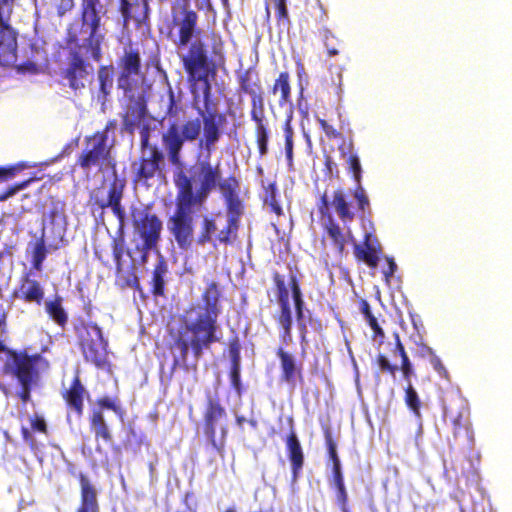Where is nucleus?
Wrapping results in <instances>:
<instances>
[{"mask_svg": "<svg viewBox=\"0 0 512 512\" xmlns=\"http://www.w3.org/2000/svg\"><path fill=\"white\" fill-rule=\"evenodd\" d=\"M225 415V410L218 403L210 399L209 406L205 415L206 433L209 436H214L216 427L220 425Z\"/></svg>", "mask_w": 512, "mask_h": 512, "instance_id": "obj_21", "label": "nucleus"}, {"mask_svg": "<svg viewBox=\"0 0 512 512\" xmlns=\"http://www.w3.org/2000/svg\"><path fill=\"white\" fill-rule=\"evenodd\" d=\"M388 268L383 271L384 276L386 280L388 281L389 278L395 273L397 269L396 263L391 258H387Z\"/></svg>", "mask_w": 512, "mask_h": 512, "instance_id": "obj_50", "label": "nucleus"}, {"mask_svg": "<svg viewBox=\"0 0 512 512\" xmlns=\"http://www.w3.org/2000/svg\"><path fill=\"white\" fill-rule=\"evenodd\" d=\"M221 179L219 165L212 166L208 161L198 162L191 170L190 176L180 172L175 178L179 199H188L191 204L201 208L210 192Z\"/></svg>", "mask_w": 512, "mask_h": 512, "instance_id": "obj_3", "label": "nucleus"}, {"mask_svg": "<svg viewBox=\"0 0 512 512\" xmlns=\"http://www.w3.org/2000/svg\"><path fill=\"white\" fill-rule=\"evenodd\" d=\"M219 291L216 283L211 282L204 293L205 306H197L187 313L185 330L180 333L176 347L181 356L186 357L191 349L196 357L212 342L217 341L216 319L218 317L217 302Z\"/></svg>", "mask_w": 512, "mask_h": 512, "instance_id": "obj_2", "label": "nucleus"}, {"mask_svg": "<svg viewBox=\"0 0 512 512\" xmlns=\"http://www.w3.org/2000/svg\"><path fill=\"white\" fill-rule=\"evenodd\" d=\"M222 3H223L224 6H226L227 3H228V0H222Z\"/></svg>", "mask_w": 512, "mask_h": 512, "instance_id": "obj_64", "label": "nucleus"}, {"mask_svg": "<svg viewBox=\"0 0 512 512\" xmlns=\"http://www.w3.org/2000/svg\"><path fill=\"white\" fill-rule=\"evenodd\" d=\"M14 175L13 169H0V182L6 181Z\"/></svg>", "mask_w": 512, "mask_h": 512, "instance_id": "obj_52", "label": "nucleus"}, {"mask_svg": "<svg viewBox=\"0 0 512 512\" xmlns=\"http://www.w3.org/2000/svg\"><path fill=\"white\" fill-rule=\"evenodd\" d=\"M244 421H245V418H244V417H239V416L237 417V422H238V424H239L240 426L242 425V423H243Z\"/></svg>", "mask_w": 512, "mask_h": 512, "instance_id": "obj_62", "label": "nucleus"}, {"mask_svg": "<svg viewBox=\"0 0 512 512\" xmlns=\"http://www.w3.org/2000/svg\"><path fill=\"white\" fill-rule=\"evenodd\" d=\"M15 0H0V64L9 66L16 62V39L8 29V21Z\"/></svg>", "mask_w": 512, "mask_h": 512, "instance_id": "obj_10", "label": "nucleus"}, {"mask_svg": "<svg viewBox=\"0 0 512 512\" xmlns=\"http://www.w3.org/2000/svg\"><path fill=\"white\" fill-rule=\"evenodd\" d=\"M144 114L145 110L141 104L137 103L135 106H130L124 119L126 128L132 132L141 124Z\"/></svg>", "mask_w": 512, "mask_h": 512, "instance_id": "obj_29", "label": "nucleus"}, {"mask_svg": "<svg viewBox=\"0 0 512 512\" xmlns=\"http://www.w3.org/2000/svg\"><path fill=\"white\" fill-rule=\"evenodd\" d=\"M271 206H272V209L275 213L277 214H280L281 213V208L279 207V205H277L276 203L272 202L271 201Z\"/></svg>", "mask_w": 512, "mask_h": 512, "instance_id": "obj_58", "label": "nucleus"}, {"mask_svg": "<svg viewBox=\"0 0 512 512\" xmlns=\"http://www.w3.org/2000/svg\"><path fill=\"white\" fill-rule=\"evenodd\" d=\"M165 105L166 114L169 116V127L163 134V144L169 161L173 165L181 166L180 151L183 144L198 139L200 146L210 154L221 136L222 117L214 113H201V118L172 122V117L178 114L180 107L175 102L171 90H169Z\"/></svg>", "mask_w": 512, "mask_h": 512, "instance_id": "obj_1", "label": "nucleus"}, {"mask_svg": "<svg viewBox=\"0 0 512 512\" xmlns=\"http://www.w3.org/2000/svg\"><path fill=\"white\" fill-rule=\"evenodd\" d=\"M183 62L190 80L195 82L192 85V93L195 99L200 98L202 95L204 100L207 101L210 92V85L207 79L209 66L200 42L192 44L189 53L183 57Z\"/></svg>", "mask_w": 512, "mask_h": 512, "instance_id": "obj_4", "label": "nucleus"}, {"mask_svg": "<svg viewBox=\"0 0 512 512\" xmlns=\"http://www.w3.org/2000/svg\"><path fill=\"white\" fill-rule=\"evenodd\" d=\"M46 258V248L43 241L36 242L33 250V266L36 270H41L43 261Z\"/></svg>", "mask_w": 512, "mask_h": 512, "instance_id": "obj_39", "label": "nucleus"}, {"mask_svg": "<svg viewBox=\"0 0 512 512\" xmlns=\"http://www.w3.org/2000/svg\"><path fill=\"white\" fill-rule=\"evenodd\" d=\"M53 221H62V215L57 213V212H55L53 214Z\"/></svg>", "mask_w": 512, "mask_h": 512, "instance_id": "obj_60", "label": "nucleus"}, {"mask_svg": "<svg viewBox=\"0 0 512 512\" xmlns=\"http://www.w3.org/2000/svg\"><path fill=\"white\" fill-rule=\"evenodd\" d=\"M328 234L341 251L344 245L352 238L349 230L343 231L339 226L331 223L328 227Z\"/></svg>", "mask_w": 512, "mask_h": 512, "instance_id": "obj_30", "label": "nucleus"}, {"mask_svg": "<svg viewBox=\"0 0 512 512\" xmlns=\"http://www.w3.org/2000/svg\"><path fill=\"white\" fill-rule=\"evenodd\" d=\"M217 185H219L220 190L225 198L227 212L232 214L231 222L233 223L235 215L241 216L243 210L242 203L239 200L236 192L237 183L234 179H225L223 181L220 179Z\"/></svg>", "mask_w": 512, "mask_h": 512, "instance_id": "obj_16", "label": "nucleus"}, {"mask_svg": "<svg viewBox=\"0 0 512 512\" xmlns=\"http://www.w3.org/2000/svg\"><path fill=\"white\" fill-rule=\"evenodd\" d=\"M258 144L260 153L263 155L266 153L267 150V135L263 127L260 128L259 136H258Z\"/></svg>", "mask_w": 512, "mask_h": 512, "instance_id": "obj_49", "label": "nucleus"}, {"mask_svg": "<svg viewBox=\"0 0 512 512\" xmlns=\"http://www.w3.org/2000/svg\"><path fill=\"white\" fill-rule=\"evenodd\" d=\"M197 22V14L186 8L175 9L173 12L174 27L178 29L179 46L187 45L195 32Z\"/></svg>", "mask_w": 512, "mask_h": 512, "instance_id": "obj_12", "label": "nucleus"}, {"mask_svg": "<svg viewBox=\"0 0 512 512\" xmlns=\"http://www.w3.org/2000/svg\"><path fill=\"white\" fill-rule=\"evenodd\" d=\"M122 197V186L114 183L108 192L107 205L112 207L114 212L118 213L120 208V200Z\"/></svg>", "mask_w": 512, "mask_h": 512, "instance_id": "obj_35", "label": "nucleus"}, {"mask_svg": "<svg viewBox=\"0 0 512 512\" xmlns=\"http://www.w3.org/2000/svg\"><path fill=\"white\" fill-rule=\"evenodd\" d=\"M349 165L351 170L353 171L354 178L358 184H360L361 178V165L360 160L357 155H351L349 157Z\"/></svg>", "mask_w": 512, "mask_h": 512, "instance_id": "obj_41", "label": "nucleus"}, {"mask_svg": "<svg viewBox=\"0 0 512 512\" xmlns=\"http://www.w3.org/2000/svg\"><path fill=\"white\" fill-rule=\"evenodd\" d=\"M102 14L103 7L97 0H84L83 25L90 30L91 35L96 33Z\"/></svg>", "mask_w": 512, "mask_h": 512, "instance_id": "obj_19", "label": "nucleus"}, {"mask_svg": "<svg viewBox=\"0 0 512 512\" xmlns=\"http://www.w3.org/2000/svg\"><path fill=\"white\" fill-rule=\"evenodd\" d=\"M162 224L155 216H145L140 222H137V231L143 240V249H152L160 235Z\"/></svg>", "mask_w": 512, "mask_h": 512, "instance_id": "obj_14", "label": "nucleus"}, {"mask_svg": "<svg viewBox=\"0 0 512 512\" xmlns=\"http://www.w3.org/2000/svg\"><path fill=\"white\" fill-rule=\"evenodd\" d=\"M364 248H367L372 251H378L380 248V244H379L377 238L374 237L369 232H365Z\"/></svg>", "mask_w": 512, "mask_h": 512, "instance_id": "obj_45", "label": "nucleus"}, {"mask_svg": "<svg viewBox=\"0 0 512 512\" xmlns=\"http://www.w3.org/2000/svg\"><path fill=\"white\" fill-rule=\"evenodd\" d=\"M79 338L83 354L88 361L100 366L107 356V341L102 330L93 322L83 323L79 330Z\"/></svg>", "mask_w": 512, "mask_h": 512, "instance_id": "obj_8", "label": "nucleus"}, {"mask_svg": "<svg viewBox=\"0 0 512 512\" xmlns=\"http://www.w3.org/2000/svg\"><path fill=\"white\" fill-rule=\"evenodd\" d=\"M400 352H401V356H402V368H401V373L404 375L405 377V380L407 382H410V378H409V373H410V363L408 361V358L406 357V355L404 354V351H403V348L400 346Z\"/></svg>", "mask_w": 512, "mask_h": 512, "instance_id": "obj_47", "label": "nucleus"}, {"mask_svg": "<svg viewBox=\"0 0 512 512\" xmlns=\"http://www.w3.org/2000/svg\"><path fill=\"white\" fill-rule=\"evenodd\" d=\"M291 119H292V109L290 108L289 113L287 115L285 128H284L285 151H286V156L289 160L292 158V150H293V140H292L293 131H292V128L290 125Z\"/></svg>", "mask_w": 512, "mask_h": 512, "instance_id": "obj_37", "label": "nucleus"}, {"mask_svg": "<svg viewBox=\"0 0 512 512\" xmlns=\"http://www.w3.org/2000/svg\"><path fill=\"white\" fill-rule=\"evenodd\" d=\"M354 197L358 202V206L361 210H364L369 205V199L366 195L365 190L359 185L355 190Z\"/></svg>", "mask_w": 512, "mask_h": 512, "instance_id": "obj_42", "label": "nucleus"}, {"mask_svg": "<svg viewBox=\"0 0 512 512\" xmlns=\"http://www.w3.org/2000/svg\"><path fill=\"white\" fill-rule=\"evenodd\" d=\"M405 401L408 407L414 412V414L417 417H420V400L416 391L413 389V386L407 387Z\"/></svg>", "mask_w": 512, "mask_h": 512, "instance_id": "obj_38", "label": "nucleus"}, {"mask_svg": "<svg viewBox=\"0 0 512 512\" xmlns=\"http://www.w3.org/2000/svg\"><path fill=\"white\" fill-rule=\"evenodd\" d=\"M91 427L96 437H100L105 441L112 439L103 412L101 410H94L91 417Z\"/></svg>", "mask_w": 512, "mask_h": 512, "instance_id": "obj_25", "label": "nucleus"}, {"mask_svg": "<svg viewBox=\"0 0 512 512\" xmlns=\"http://www.w3.org/2000/svg\"><path fill=\"white\" fill-rule=\"evenodd\" d=\"M461 418L462 415L460 414L458 418L454 420L455 432L457 431V428L461 426Z\"/></svg>", "mask_w": 512, "mask_h": 512, "instance_id": "obj_59", "label": "nucleus"}, {"mask_svg": "<svg viewBox=\"0 0 512 512\" xmlns=\"http://www.w3.org/2000/svg\"><path fill=\"white\" fill-rule=\"evenodd\" d=\"M279 355L281 358V364L286 381L296 382L299 369L295 363L293 356L284 351H280Z\"/></svg>", "mask_w": 512, "mask_h": 512, "instance_id": "obj_28", "label": "nucleus"}, {"mask_svg": "<svg viewBox=\"0 0 512 512\" xmlns=\"http://www.w3.org/2000/svg\"><path fill=\"white\" fill-rule=\"evenodd\" d=\"M91 67L80 59L73 57L64 72V79L73 90H81L85 88L90 80Z\"/></svg>", "mask_w": 512, "mask_h": 512, "instance_id": "obj_13", "label": "nucleus"}, {"mask_svg": "<svg viewBox=\"0 0 512 512\" xmlns=\"http://www.w3.org/2000/svg\"><path fill=\"white\" fill-rule=\"evenodd\" d=\"M23 387V392H22V398L24 401H26L28 399V396H29V391H28V386L27 385H24L22 386Z\"/></svg>", "mask_w": 512, "mask_h": 512, "instance_id": "obj_56", "label": "nucleus"}, {"mask_svg": "<svg viewBox=\"0 0 512 512\" xmlns=\"http://www.w3.org/2000/svg\"><path fill=\"white\" fill-rule=\"evenodd\" d=\"M272 2L278 16L279 24L285 25L288 22L285 0H272Z\"/></svg>", "mask_w": 512, "mask_h": 512, "instance_id": "obj_40", "label": "nucleus"}, {"mask_svg": "<svg viewBox=\"0 0 512 512\" xmlns=\"http://www.w3.org/2000/svg\"><path fill=\"white\" fill-rule=\"evenodd\" d=\"M200 207L191 204L188 199H179L177 197V208L174 216L170 219L168 225L177 243L181 248H187L193 240V213Z\"/></svg>", "mask_w": 512, "mask_h": 512, "instance_id": "obj_6", "label": "nucleus"}, {"mask_svg": "<svg viewBox=\"0 0 512 512\" xmlns=\"http://www.w3.org/2000/svg\"><path fill=\"white\" fill-rule=\"evenodd\" d=\"M158 153L156 151L151 153V156L147 159H143L139 174L144 178H149L154 175L156 170L158 169Z\"/></svg>", "mask_w": 512, "mask_h": 512, "instance_id": "obj_32", "label": "nucleus"}, {"mask_svg": "<svg viewBox=\"0 0 512 512\" xmlns=\"http://www.w3.org/2000/svg\"><path fill=\"white\" fill-rule=\"evenodd\" d=\"M6 369L18 378L20 384H32L48 371L49 363L39 355L13 353L6 361Z\"/></svg>", "mask_w": 512, "mask_h": 512, "instance_id": "obj_5", "label": "nucleus"}, {"mask_svg": "<svg viewBox=\"0 0 512 512\" xmlns=\"http://www.w3.org/2000/svg\"><path fill=\"white\" fill-rule=\"evenodd\" d=\"M123 72L118 79V86L124 90L131 88V76L137 75L139 71L140 58L133 51H126L122 59Z\"/></svg>", "mask_w": 512, "mask_h": 512, "instance_id": "obj_18", "label": "nucleus"}, {"mask_svg": "<svg viewBox=\"0 0 512 512\" xmlns=\"http://www.w3.org/2000/svg\"><path fill=\"white\" fill-rule=\"evenodd\" d=\"M377 366L379 368V370L382 372V373H391V374H394L395 371H398V369L396 367H393L390 362L388 361L387 358H385L384 356L380 355L378 358H377Z\"/></svg>", "mask_w": 512, "mask_h": 512, "instance_id": "obj_43", "label": "nucleus"}, {"mask_svg": "<svg viewBox=\"0 0 512 512\" xmlns=\"http://www.w3.org/2000/svg\"><path fill=\"white\" fill-rule=\"evenodd\" d=\"M432 365L434 367V369L439 373V374H442V373H445V368L443 367L442 363L440 362V360L436 357H434L432 359Z\"/></svg>", "mask_w": 512, "mask_h": 512, "instance_id": "obj_53", "label": "nucleus"}, {"mask_svg": "<svg viewBox=\"0 0 512 512\" xmlns=\"http://www.w3.org/2000/svg\"><path fill=\"white\" fill-rule=\"evenodd\" d=\"M356 256L367 265L375 268L378 265V251H372L364 247L356 246Z\"/></svg>", "mask_w": 512, "mask_h": 512, "instance_id": "obj_34", "label": "nucleus"}, {"mask_svg": "<svg viewBox=\"0 0 512 512\" xmlns=\"http://www.w3.org/2000/svg\"><path fill=\"white\" fill-rule=\"evenodd\" d=\"M331 454L334 462V482L336 487L338 488L339 496L345 499L346 491L343 483L342 474L340 471V462L334 450L331 451Z\"/></svg>", "mask_w": 512, "mask_h": 512, "instance_id": "obj_36", "label": "nucleus"}, {"mask_svg": "<svg viewBox=\"0 0 512 512\" xmlns=\"http://www.w3.org/2000/svg\"><path fill=\"white\" fill-rule=\"evenodd\" d=\"M109 127L102 133H96L87 140L86 149L81 157V166L84 168L97 167L102 170L113 166L110 148L112 144L108 139Z\"/></svg>", "mask_w": 512, "mask_h": 512, "instance_id": "obj_7", "label": "nucleus"}, {"mask_svg": "<svg viewBox=\"0 0 512 512\" xmlns=\"http://www.w3.org/2000/svg\"><path fill=\"white\" fill-rule=\"evenodd\" d=\"M331 205L343 222L351 221L354 218V213L342 191H336L334 193Z\"/></svg>", "mask_w": 512, "mask_h": 512, "instance_id": "obj_23", "label": "nucleus"}, {"mask_svg": "<svg viewBox=\"0 0 512 512\" xmlns=\"http://www.w3.org/2000/svg\"><path fill=\"white\" fill-rule=\"evenodd\" d=\"M287 446L289 450V457L293 466L294 473L302 467L303 454L300 443L295 435L288 438Z\"/></svg>", "mask_w": 512, "mask_h": 512, "instance_id": "obj_27", "label": "nucleus"}, {"mask_svg": "<svg viewBox=\"0 0 512 512\" xmlns=\"http://www.w3.org/2000/svg\"><path fill=\"white\" fill-rule=\"evenodd\" d=\"M98 409L103 412L104 409L113 411L121 421H123L124 411L121 407L120 401L118 398H111L108 396L102 397L98 400Z\"/></svg>", "mask_w": 512, "mask_h": 512, "instance_id": "obj_31", "label": "nucleus"}, {"mask_svg": "<svg viewBox=\"0 0 512 512\" xmlns=\"http://www.w3.org/2000/svg\"><path fill=\"white\" fill-rule=\"evenodd\" d=\"M155 280H156V291H158L159 290V285H160V277H159V275L155 276Z\"/></svg>", "mask_w": 512, "mask_h": 512, "instance_id": "obj_61", "label": "nucleus"}, {"mask_svg": "<svg viewBox=\"0 0 512 512\" xmlns=\"http://www.w3.org/2000/svg\"><path fill=\"white\" fill-rule=\"evenodd\" d=\"M321 124L327 134L332 132V128L325 121H321Z\"/></svg>", "mask_w": 512, "mask_h": 512, "instance_id": "obj_57", "label": "nucleus"}, {"mask_svg": "<svg viewBox=\"0 0 512 512\" xmlns=\"http://www.w3.org/2000/svg\"><path fill=\"white\" fill-rule=\"evenodd\" d=\"M230 379H231V384H234V385L240 384L239 383L240 382V371H239V364L237 363V361H234L233 365L231 367Z\"/></svg>", "mask_w": 512, "mask_h": 512, "instance_id": "obj_48", "label": "nucleus"}, {"mask_svg": "<svg viewBox=\"0 0 512 512\" xmlns=\"http://www.w3.org/2000/svg\"><path fill=\"white\" fill-rule=\"evenodd\" d=\"M363 314H364L366 320H369L370 317H374L373 314L371 313L369 305L367 303L364 304Z\"/></svg>", "mask_w": 512, "mask_h": 512, "instance_id": "obj_55", "label": "nucleus"}, {"mask_svg": "<svg viewBox=\"0 0 512 512\" xmlns=\"http://www.w3.org/2000/svg\"><path fill=\"white\" fill-rule=\"evenodd\" d=\"M367 322L374 332V339L375 340H377L378 338L382 339L384 337V332H383L382 328L379 326L377 319L375 317H370V319L367 320Z\"/></svg>", "mask_w": 512, "mask_h": 512, "instance_id": "obj_46", "label": "nucleus"}, {"mask_svg": "<svg viewBox=\"0 0 512 512\" xmlns=\"http://www.w3.org/2000/svg\"><path fill=\"white\" fill-rule=\"evenodd\" d=\"M62 396L70 410L74 411L78 417L83 413L84 400L88 398V392L84 386H69L62 391Z\"/></svg>", "mask_w": 512, "mask_h": 512, "instance_id": "obj_20", "label": "nucleus"}, {"mask_svg": "<svg viewBox=\"0 0 512 512\" xmlns=\"http://www.w3.org/2000/svg\"><path fill=\"white\" fill-rule=\"evenodd\" d=\"M45 310L53 321L58 325L64 326L67 323L68 316L61 304V299L47 300Z\"/></svg>", "mask_w": 512, "mask_h": 512, "instance_id": "obj_24", "label": "nucleus"}, {"mask_svg": "<svg viewBox=\"0 0 512 512\" xmlns=\"http://www.w3.org/2000/svg\"><path fill=\"white\" fill-rule=\"evenodd\" d=\"M274 96H279L281 106L287 104L290 99L289 76L287 73H281L273 87Z\"/></svg>", "mask_w": 512, "mask_h": 512, "instance_id": "obj_26", "label": "nucleus"}, {"mask_svg": "<svg viewBox=\"0 0 512 512\" xmlns=\"http://www.w3.org/2000/svg\"><path fill=\"white\" fill-rule=\"evenodd\" d=\"M98 80L100 82V91L103 94V98H105L113 87L112 71L108 67H102L98 71Z\"/></svg>", "mask_w": 512, "mask_h": 512, "instance_id": "obj_33", "label": "nucleus"}, {"mask_svg": "<svg viewBox=\"0 0 512 512\" xmlns=\"http://www.w3.org/2000/svg\"><path fill=\"white\" fill-rule=\"evenodd\" d=\"M225 512H236V511H235V509H233V508H229V509H227Z\"/></svg>", "mask_w": 512, "mask_h": 512, "instance_id": "obj_63", "label": "nucleus"}, {"mask_svg": "<svg viewBox=\"0 0 512 512\" xmlns=\"http://www.w3.org/2000/svg\"><path fill=\"white\" fill-rule=\"evenodd\" d=\"M289 286L291 289V296L289 294V290L285 288L283 284L278 283L279 303L282 310L279 323L284 330L285 336L290 334L292 324V307L295 309L298 319L303 318V300L295 278H291Z\"/></svg>", "mask_w": 512, "mask_h": 512, "instance_id": "obj_9", "label": "nucleus"}, {"mask_svg": "<svg viewBox=\"0 0 512 512\" xmlns=\"http://www.w3.org/2000/svg\"><path fill=\"white\" fill-rule=\"evenodd\" d=\"M26 187V183H23L13 189H10L7 193L3 194V195H0V201L2 200H6L7 198H9L10 196H13L17 191L21 190V189H24Z\"/></svg>", "mask_w": 512, "mask_h": 512, "instance_id": "obj_51", "label": "nucleus"}, {"mask_svg": "<svg viewBox=\"0 0 512 512\" xmlns=\"http://www.w3.org/2000/svg\"><path fill=\"white\" fill-rule=\"evenodd\" d=\"M53 5L56 7L59 15L65 14L74 6V0H53Z\"/></svg>", "mask_w": 512, "mask_h": 512, "instance_id": "obj_44", "label": "nucleus"}, {"mask_svg": "<svg viewBox=\"0 0 512 512\" xmlns=\"http://www.w3.org/2000/svg\"><path fill=\"white\" fill-rule=\"evenodd\" d=\"M33 428L40 431L45 432L46 431V423L44 419H36L33 423Z\"/></svg>", "mask_w": 512, "mask_h": 512, "instance_id": "obj_54", "label": "nucleus"}, {"mask_svg": "<svg viewBox=\"0 0 512 512\" xmlns=\"http://www.w3.org/2000/svg\"><path fill=\"white\" fill-rule=\"evenodd\" d=\"M15 299L40 304L44 297V290L36 280L25 278L20 287L14 291Z\"/></svg>", "mask_w": 512, "mask_h": 512, "instance_id": "obj_17", "label": "nucleus"}, {"mask_svg": "<svg viewBox=\"0 0 512 512\" xmlns=\"http://www.w3.org/2000/svg\"><path fill=\"white\" fill-rule=\"evenodd\" d=\"M232 214L227 212V219L218 214L215 219L205 217L203 219V228L199 236L198 242L204 244L206 242L219 241L221 243L228 242L230 236L238 228V220L240 215H235L233 223L231 222Z\"/></svg>", "mask_w": 512, "mask_h": 512, "instance_id": "obj_11", "label": "nucleus"}, {"mask_svg": "<svg viewBox=\"0 0 512 512\" xmlns=\"http://www.w3.org/2000/svg\"><path fill=\"white\" fill-rule=\"evenodd\" d=\"M120 12L125 24L130 20L141 24L148 16L147 0H121Z\"/></svg>", "mask_w": 512, "mask_h": 512, "instance_id": "obj_15", "label": "nucleus"}, {"mask_svg": "<svg viewBox=\"0 0 512 512\" xmlns=\"http://www.w3.org/2000/svg\"><path fill=\"white\" fill-rule=\"evenodd\" d=\"M82 505L78 512H98L96 492L87 478L81 477Z\"/></svg>", "mask_w": 512, "mask_h": 512, "instance_id": "obj_22", "label": "nucleus"}]
</instances>
